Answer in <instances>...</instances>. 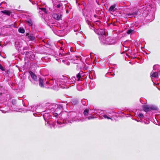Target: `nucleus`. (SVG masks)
I'll list each match as a JSON object with an SVG mask.
<instances>
[{"label":"nucleus","mask_w":160,"mask_h":160,"mask_svg":"<svg viewBox=\"0 0 160 160\" xmlns=\"http://www.w3.org/2000/svg\"><path fill=\"white\" fill-rule=\"evenodd\" d=\"M143 110L146 112L150 111L149 107L147 105H144L142 106Z\"/></svg>","instance_id":"7ed1b4c3"},{"label":"nucleus","mask_w":160,"mask_h":160,"mask_svg":"<svg viewBox=\"0 0 160 160\" xmlns=\"http://www.w3.org/2000/svg\"><path fill=\"white\" fill-rule=\"evenodd\" d=\"M158 75V72H153L152 74L151 75V77L157 78Z\"/></svg>","instance_id":"9d476101"},{"label":"nucleus","mask_w":160,"mask_h":160,"mask_svg":"<svg viewBox=\"0 0 160 160\" xmlns=\"http://www.w3.org/2000/svg\"><path fill=\"white\" fill-rule=\"evenodd\" d=\"M27 22L28 23L29 25H30L31 26H32V22L31 20H28L27 21Z\"/></svg>","instance_id":"2eb2a0df"},{"label":"nucleus","mask_w":160,"mask_h":160,"mask_svg":"<svg viewBox=\"0 0 160 160\" xmlns=\"http://www.w3.org/2000/svg\"><path fill=\"white\" fill-rule=\"evenodd\" d=\"M94 118V117H91V118H90V117H88V119H90L91 118Z\"/></svg>","instance_id":"5701e85b"},{"label":"nucleus","mask_w":160,"mask_h":160,"mask_svg":"<svg viewBox=\"0 0 160 160\" xmlns=\"http://www.w3.org/2000/svg\"><path fill=\"white\" fill-rule=\"evenodd\" d=\"M24 48V49H28V47H26V48Z\"/></svg>","instance_id":"b1692460"},{"label":"nucleus","mask_w":160,"mask_h":160,"mask_svg":"<svg viewBox=\"0 0 160 160\" xmlns=\"http://www.w3.org/2000/svg\"><path fill=\"white\" fill-rule=\"evenodd\" d=\"M88 112V109H86L84 110V111L83 112V114H84V115H85V116H87Z\"/></svg>","instance_id":"dca6fc26"},{"label":"nucleus","mask_w":160,"mask_h":160,"mask_svg":"<svg viewBox=\"0 0 160 160\" xmlns=\"http://www.w3.org/2000/svg\"><path fill=\"white\" fill-rule=\"evenodd\" d=\"M94 17H96V15H94Z\"/></svg>","instance_id":"a878e982"},{"label":"nucleus","mask_w":160,"mask_h":160,"mask_svg":"<svg viewBox=\"0 0 160 160\" xmlns=\"http://www.w3.org/2000/svg\"><path fill=\"white\" fill-rule=\"evenodd\" d=\"M77 77L78 78V81H79L80 78H81V75L79 73H78L77 75Z\"/></svg>","instance_id":"f3484780"},{"label":"nucleus","mask_w":160,"mask_h":160,"mask_svg":"<svg viewBox=\"0 0 160 160\" xmlns=\"http://www.w3.org/2000/svg\"><path fill=\"white\" fill-rule=\"evenodd\" d=\"M52 16L53 18L57 20H60L62 19V15L59 13L58 14L56 13H53Z\"/></svg>","instance_id":"f257e3e1"},{"label":"nucleus","mask_w":160,"mask_h":160,"mask_svg":"<svg viewBox=\"0 0 160 160\" xmlns=\"http://www.w3.org/2000/svg\"><path fill=\"white\" fill-rule=\"evenodd\" d=\"M29 34L28 33H27L26 34V36H28H28H29Z\"/></svg>","instance_id":"393cba45"},{"label":"nucleus","mask_w":160,"mask_h":160,"mask_svg":"<svg viewBox=\"0 0 160 160\" xmlns=\"http://www.w3.org/2000/svg\"><path fill=\"white\" fill-rule=\"evenodd\" d=\"M136 15H137V13L136 12H132V13H126L125 16L126 17H128V18H131L133 16Z\"/></svg>","instance_id":"39448f33"},{"label":"nucleus","mask_w":160,"mask_h":160,"mask_svg":"<svg viewBox=\"0 0 160 160\" xmlns=\"http://www.w3.org/2000/svg\"><path fill=\"white\" fill-rule=\"evenodd\" d=\"M103 117L104 118H107L108 119H111V118L108 116L107 115H103Z\"/></svg>","instance_id":"aec40b11"},{"label":"nucleus","mask_w":160,"mask_h":160,"mask_svg":"<svg viewBox=\"0 0 160 160\" xmlns=\"http://www.w3.org/2000/svg\"><path fill=\"white\" fill-rule=\"evenodd\" d=\"M0 69L2 71L5 70L4 68L0 64Z\"/></svg>","instance_id":"412c9836"},{"label":"nucleus","mask_w":160,"mask_h":160,"mask_svg":"<svg viewBox=\"0 0 160 160\" xmlns=\"http://www.w3.org/2000/svg\"><path fill=\"white\" fill-rule=\"evenodd\" d=\"M133 31V30H132V29H128L127 31V33L128 34H131Z\"/></svg>","instance_id":"a211bd4d"},{"label":"nucleus","mask_w":160,"mask_h":160,"mask_svg":"<svg viewBox=\"0 0 160 160\" xmlns=\"http://www.w3.org/2000/svg\"><path fill=\"white\" fill-rule=\"evenodd\" d=\"M149 109H150V111L157 110L158 108L155 106L152 105L149 107Z\"/></svg>","instance_id":"1a4fd4ad"},{"label":"nucleus","mask_w":160,"mask_h":160,"mask_svg":"<svg viewBox=\"0 0 160 160\" xmlns=\"http://www.w3.org/2000/svg\"><path fill=\"white\" fill-rule=\"evenodd\" d=\"M1 12L7 15L8 16H10L11 15V14L12 13V12L10 11H8V10H5L4 11H2Z\"/></svg>","instance_id":"423d86ee"},{"label":"nucleus","mask_w":160,"mask_h":160,"mask_svg":"<svg viewBox=\"0 0 160 160\" xmlns=\"http://www.w3.org/2000/svg\"><path fill=\"white\" fill-rule=\"evenodd\" d=\"M61 6V5H60V4H58V5H57V8H60V7Z\"/></svg>","instance_id":"4be33fe9"},{"label":"nucleus","mask_w":160,"mask_h":160,"mask_svg":"<svg viewBox=\"0 0 160 160\" xmlns=\"http://www.w3.org/2000/svg\"><path fill=\"white\" fill-rule=\"evenodd\" d=\"M39 9L41 10L42 11H43L45 13H47V11L46 8H40Z\"/></svg>","instance_id":"ddd939ff"},{"label":"nucleus","mask_w":160,"mask_h":160,"mask_svg":"<svg viewBox=\"0 0 160 160\" xmlns=\"http://www.w3.org/2000/svg\"><path fill=\"white\" fill-rule=\"evenodd\" d=\"M24 53L27 58L29 57L30 54L32 55V56H33V54L32 52H26Z\"/></svg>","instance_id":"6e6552de"},{"label":"nucleus","mask_w":160,"mask_h":160,"mask_svg":"<svg viewBox=\"0 0 160 160\" xmlns=\"http://www.w3.org/2000/svg\"><path fill=\"white\" fill-rule=\"evenodd\" d=\"M29 73L30 76L32 79L34 81H37V77L32 72L29 71Z\"/></svg>","instance_id":"f03ea898"},{"label":"nucleus","mask_w":160,"mask_h":160,"mask_svg":"<svg viewBox=\"0 0 160 160\" xmlns=\"http://www.w3.org/2000/svg\"><path fill=\"white\" fill-rule=\"evenodd\" d=\"M39 85L40 87H44L43 85V80L41 78H40L39 79Z\"/></svg>","instance_id":"0eeeda50"},{"label":"nucleus","mask_w":160,"mask_h":160,"mask_svg":"<svg viewBox=\"0 0 160 160\" xmlns=\"http://www.w3.org/2000/svg\"><path fill=\"white\" fill-rule=\"evenodd\" d=\"M18 32L21 33H24L25 32V30L22 28H20L18 29Z\"/></svg>","instance_id":"9b49d317"},{"label":"nucleus","mask_w":160,"mask_h":160,"mask_svg":"<svg viewBox=\"0 0 160 160\" xmlns=\"http://www.w3.org/2000/svg\"><path fill=\"white\" fill-rule=\"evenodd\" d=\"M116 4H114L113 5L111 6L109 10V11L110 12H113L114 11H116Z\"/></svg>","instance_id":"20e7f679"},{"label":"nucleus","mask_w":160,"mask_h":160,"mask_svg":"<svg viewBox=\"0 0 160 160\" xmlns=\"http://www.w3.org/2000/svg\"><path fill=\"white\" fill-rule=\"evenodd\" d=\"M28 38L29 39V40H30L31 41H33L35 39V37H34L33 35H32L28 36Z\"/></svg>","instance_id":"f8f14e48"},{"label":"nucleus","mask_w":160,"mask_h":160,"mask_svg":"<svg viewBox=\"0 0 160 160\" xmlns=\"http://www.w3.org/2000/svg\"><path fill=\"white\" fill-rule=\"evenodd\" d=\"M138 116L139 118H143L144 117V115L142 113H139L138 115Z\"/></svg>","instance_id":"6ab92c4d"},{"label":"nucleus","mask_w":160,"mask_h":160,"mask_svg":"<svg viewBox=\"0 0 160 160\" xmlns=\"http://www.w3.org/2000/svg\"><path fill=\"white\" fill-rule=\"evenodd\" d=\"M28 58H29L31 61H33L35 58V56L34 54L33 56H32V55H31V54H30L29 57Z\"/></svg>","instance_id":"4468645a"},{"label":"nucleus","mask_w":160,"mask_h":160,"mask_svg":"<svg viewBox=\"0 0 160 160\" xmlns=\"http://www.w3.org/2000/svg\"><path fill=\"white\" fill-rule=\"evenodd\" d=\"M55 114H56V115L55 116H57V115H58V114H57V113H55Z\"/></svg>","instance_id":"bb28decb"}]
</instances>
